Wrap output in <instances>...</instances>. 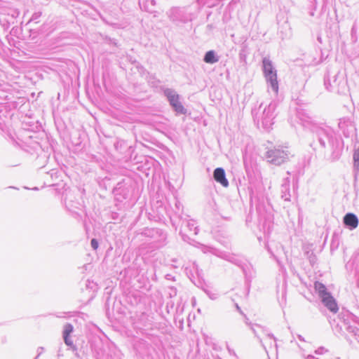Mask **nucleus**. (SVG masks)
I'll return each instance as SVG.
<instances>
[{
	"mask_svg": "<svg viewBox=\"0 0 359 359\" xmlns=\"http://www.w3.org/2000/svg\"><path fill=\"white\" fill-rule=\"evenodd\" d=\"M165 93L175 110L179 114H186V109L179 100V95L170 90H167Z\"/></svg>",
	"mask_w": 359,
	"mask_h": 359,
	"instance_id": "nucleus-1",
	"label": "nucleus"
},
{
	"mask_svg": "<svg viewBox=\"0 0 359 359\" xmlns=\"http://www.w3.org/2000/svg\"><path fill=\"white\" fill-rule=\"evenodd\" d=\"M213 177L215 180L224 187L229 186V182L225 176L224 170L222 168H217L214 170Z\"/></svg>",
	"mask_w": 359,
	"mask_h": 359,
	"instance_id": "nucleus-2",
	"label": "nucleus"
},
{
	"mask_svg": "<svg viewBox=\"0 0 359 359\" xmlns=\"http://www.w3.org/2000/svg\"><path fill=\"white\" fill-rule=\"evenodd\" d=\"M284 151L279 149H274L269 150L266 153V157L270 159V161L274 163H279L280 161L279 158H284Z\"/></svg>",
	"mask_w": 359,
	"mask_h": 359,
	"instance_id": "nucleus-3",
	"label": "nucleus"
},
{
	"mask_svg": "<svg viewBox=\"0 0 359 359\" xmlns=\"http://www.w3.org/2000/svg\"><path fill=\"white\" fill-rule=\"evenodd\" d=\"M322 302L325 306L332 312L337 313L338 311V305L333 298V297L329 294L322 298Z\"/></svg>",
	"mask_w": 359,
	"mask_h": 359,
	"instance_id": "nucleus-4",
	"label": "nucleus"
},
{
	"mask_svg": "<svg viewBox=\"0 0 359 359\" xmlns=\"http://www.w3.org/2000/svg\"><path fill=\"white\" fill-rule=\"evenodd\" d=\"M344 222L346 226L355 229L358 225V219L353 213H348L344 217Z\"/></svg>",
	"mask_w": 359,
	"mask_h": 359,
	"instance_id": "nucleus-5",
	"label": "nucleus"
},
{
	"mask_svg": "<svg viewBox=\"0 0 359 359\" xmlns=\"http://www.w3.org/2000/svg\"><path fill=\"white\" fill-rule=\"evenodd\" d=\"M268 81L270 82L271 88L277 93L278 91V83L277 81L276 72L264 75Z\"/></svg>",
	"mask_w": 359,
	"mask_h": 359,
	"instance_id": "nucleus-6",
	"label": "nucleus"
},
{
	"mask_svg": "<svg viewBox=\"0 0 359 359\" xmlns=\"http://www.w3.org/2000/svg\"><path fill=\"white\" fill-rule=\"evenodd\" d=\"M73 332V326L71 324L65 325L64 327V339L65 342L67 346H72L73 341L70 339L69 335Z\"/></svg>",
	"mask_w": 359,
	"mask_h": 359,
	"instance_id": "nucleus-7",
	"label": "nucleus"
},
{
	"mask_svg": "<svg viewBox=\"0 0 359 359\" xmlns=\"http://www.w3.org/2000/svg\"><path fill=\"white\" fill-rule=\"evenodd\" d=\"M314 288L316 291L318 293L321 299L330 294L329 292H327L325 286L318 281H316L314 283Z\"/></svg>",
	"mask_w": 359,
	"mask_h": 359,
	"instance_id": "nucleus-8",
	"label": "nucleus"
},
{
	"mask_svg": "<svg viewBox=\"0 0 359 359\" xmlns=\"http://www.w3.org/2000/svg\"><path fill=\"white\" fill-rule=\"evenodd\" d=\"M263 70L264 75L276 72L273 70L271 62L267 58L263 60Z\"/></svg>",
	"mask_w": 359,
	"mask_h": 359,
	"instance_id": "nucleus-9",
	"label": "nucleus"
},
{
	"mask_svg": "<svg viewBox=\"0 0 359 359\" xmlns=\"http://www.w3.org/2000/svg\"><path fill=\"white\" fill-rule=\"evenodd\" d=\"M217 60H218L216 58L215 53L212 50H210V51L207 52L204 57V61L206 63L212 64V63L217 62Z\"/></svg>",
	"mask_w": 359,
	"mask_h": 359,
	"instance_id": "nucleus-10",
	"label": "nucleus"
},
{
	"mask_svg": "<svg viewBox=\"0 0 359 359\" xmlns=\"http://www.w3.org/2000/svg\"><path fill=\"white\" fill-rule=\"evenodd\" d=\"M91 245L94 250H97L98 248V243L97 241L93 238L91 240Z\"/></svg>",
	"mask_w": 359,
	"mask_h": 359,
	"instance_id": "nucleus-11",
	"label": "nucleus"
}]
</instances>
